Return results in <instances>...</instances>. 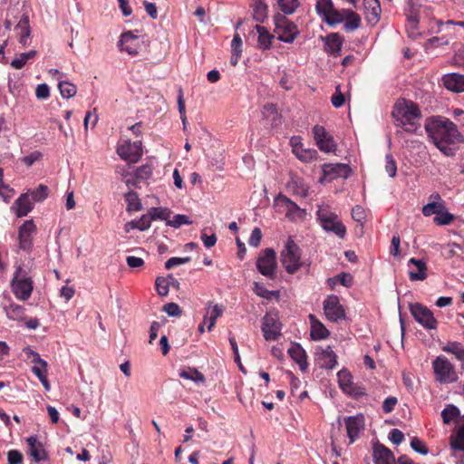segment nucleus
Here are the masks:
<instances>
[{"mask_svg": "<svg viewBox=\"0 0 464 464\" xmlns=\"http://www.w3.org/2000/svg\"><path fill=\"white\" fill-rule=\"evenodd\" d=\"M425 130L435 146L448 157H453L456 153L450 145L464 143V136L457 125L445 117L430 118L425 124Z\"/></svg>", "mask_w": 464, "mask_h": 464, "instance_id": "obj_1", "label": "nucleus"}, {"mask_svg": "<svg viewBox=\"0 0 464 464\" xmlns=\"http://www.w3.org/2000/svg\"><path fill=\"white\" fill-rule=\"evenodd\" d=\"M280 262L290 275H294L305 265V262L301 257V248L291 237H288L280 253Z\"/></svg>", "mask_w": 464, "mask_h": 464, "instance_id": "obj_2", "label": "nucleus"}, {"mask_svg": "<svg viewBox=\"0 0 464 464\" xmlns=\"http://www.w3.org/2000/svg\"><path fill=\"white\" fill-rule=\"evenodd\" d=\"M316 218L324 230L334 234L339 238H344L346 227L329 206H320L316 211Z\"/></svg>", "mask_w": 464, "mask_h": 464, "instance_id": "obj_3", "label": "nucleus"}, {"mask_svg": "<svg viewBox=\"0 0 464 464\" xmlns=\"http://www.w3.org/2000/svg\"><path fill=\"white\" fill-rule=\"evenodd\" d=\"M397 126H414L415 120L420 118V111L417 104L411 101H398L392 112Z\"/></svg>", "mask_w": 464, "mask_h": 464, "instance_id": "obj_4", "label": "nucleus"}, {"mask_svg": "<svg viewBox=\"0 0 464 464\" xmlns=\"http://www.w3.org/2000/svg\"><path fill=\"white\" fill-rule=\"evenodd\" d=\"M11 288L14 296L21 301L28 300L32 295L34 289L32 277L28 271L21 266H17L14 271L11 280Z\"/></svg>", "mask_w": 464, "mask_h": 464, "instance_id": "obj_5", "label": "nucleus"}, {"mask_svg": "<svg viewBox=\"0 0 464 464\" xmlns=\"http://www.w3.org/2000/svg\"><path fill=\"white\" fill-rule=\"evenodd\" d=\"M432 369L435 380L441 384L453 383L459 380L454 365L445 356H438L432 362Z\"/></svg>", "mask_w": 464, "mask_h": 464, "instance_id": "obj_6", "label": "nucleus"}, {"mask_svg": "<svg viewBox=\"0 0 464 464\" xmlns=\"http://www.w3.org/2000/svg\"><path fill=\"white\" fill-rule=\"evenodd\" d=\"M274 24L275 33L281 42L291 44L299 34L297 25L284 14H276L274 16Z\"/></svg>", "mask_w": 464, "mask_h": 464, "instance_id": "obj_7", "label": "nucleus"}, {"mask_svg": "<svg viewBox=\"0 0 464 464\" xmlns=\"http://www.w3.org/2000/svg\"><path fill=\"white\" fill-rule=\"evenodd\" d=\"M275 204L283 209L285 218L291 221L304 220L306 217L305 209L281 193L275 198Z\"/></svg>", "mask_w": 464, "mask_h": 464, "instance_id": "obj_8", "label": "nucleus"}, {"mask_svg": "<svg viewBox=\"0 0 464 464\" xmlns=\"http://www.w3.org/2000/svg\"><path fill=\"white\" fill-rule=\"evenodd\" d=\"M317 14L329 25H334L344 20L343 14L334 9L332 0H317L315 5Z\"/></svg>", "mask_w": 464, "mask_h": 464, "instance_id": "obj_9", "label": "nucleus"}, {"mask_svg": "<svg viewBox=\"0 0 464 464\" xmlns=\"http://www.w3.org/2000/svg\"><path fill=\"white\" fill-rule=\"evenodd\" d=\"M264 338L266 341H276L281 336L282 324L276 313L268 312L262 320L261 326Z\"/></svg>", "mask_w": 464, "mask_h": 464, "instance_id": "obj_10", "label": "nucleus"}, {"mask_svg": "<svg viewBox=\"0 0 464 464\" xmlns=\"http://www.w3.org/2000/svg\"><path fill=\"white\" fill-rule=\"evenodd\" d=\"M410 311L413 318L425 329L431 330L437 328V320L433 313L420 303L411 304Z\"/></svg>", "mask_w": 464, "mask_h": 464, "instance_id": "obj_11", "label": "nucleus"}, {"mask_svg": "<svg viewBox=\"0 0 464 464\" xmlns=\"http://www.w3.org/2000/svg\"><path fill=\"white\" fill-rule=\"evenodd\" d=\"M257 270L268 278H274L276 268V256L272 248H266L256 261Z\"/></svg>", "mask_w": 464, "mask_h": 464, "instance_id": "obj_12", "label": "nucleus"}, {"mask_svg": "<svg viewBox=\"0 0 464 464\" xmlns=\"http://www.w3.org/2000/svg\"><path fill=\"white\" fill-rule=\"evenodd\" d=\"M313 135L318 149L323 152H335L337 144L334 137L328 133L324 126L315 125L313 128Z\"/></svg>", "mask_w": 464, "mask_h": 464, "instance_id": "obj_13", "label": "nucleus"}, {"mask_svg": "<svg viewBox=\"0 0 464 464\" xmlns=\"http://www.w3.org/2000/svg\"><path fill=\"white\" fill-rule=\"evenodd\" d=\"M324 312L331 322H337L345 316L343 306L340 304L339 297L335 295H329L324 301Z\"/></svg>", "mask_w": 464, "mask_h": 464, "instance_id": "obj_14", "label": "nucleus"}, {"mask_svg": "<svg viewBox=\"0 0 464 464\" xmlns=\"http://www.w3.org/2000/svg\"><path fill=\"white\" fill-rule=\"evenodd\" d=\"M344 424L346 427L347 436L350 440V444H353L360 436V433L364 430L365 418L362 414L345 417Z\"/></svg>", "mask_w": 464, "mask_h": 464, "instance_id": "obj_15", "label": "nucleus"}, {"mask_svg": "<svg viewBox=\"0 0 464 464\" xmlns=\"http://www.w3.org/2000/svg\"><path fill=\"white\" fill-rule=\"evenodd\" d=\"M36 230V226L34 221L26 220L24 224L19 227L18 231V240H19V248L29 252L33 247V234Z\"/></svg>", "mask_w": 464, "mask_h": 464, "instance_id": "obj_16", "label": "nucleus"}, {"mask_svg": "<svg viewBox=\"0 0 464 464\" xmlns=\"http://www.w3.org/2000/svg\"><path fill=\"white\" fill-rule=\"evenodd\" d=\"M316 364L323 369L332 370L337 364V356L331 346L318 347L315 352Z\"/></svg>", "mask_w": 464, "mask_h": 464, "instance_id": "obj_17", "label": "nucleus"}, {"mask_svg": "<svg viewBox=\"0 0 464 464\" xmlns=\"http://www.w3.org/2000/svg\"><path fill=\"white\" fill-rule=\"evenodd\" d=\"M290 145L292 147L293 153L296 156V158L304 162H309L316 160L318 156V153L315 150L304 148V144L302 143V139L300 136L292 137L290 139Z\"/></svg>", "mask_w": 464, "mask_h": 464, "instance_id": "obj_18", "label": "nucleus"}, {"mask_svg": "<svg viewBox=\"0 0 464 464\" xmlns=\"http://www.w3.org/2000/svg\"><path fill=\"white\" fill-rule=\"evenodd\" d=\"M119 46L121 51H125L130 55L135 56L140 53L141 44L137 35L133 34L132 32L128 31L121 35Z\"/></svg>", "mask_w": 464, "mask_h": 464, "instance_id": "obj_19", "label": "nucleus"}, {"mask_svg": "<svg viewBox=\"0 0 464 464\" xmlns=\"http://www.w3.org/2000/svg\"><path fill=\"white\" fill-rule=\"evenodd\" d=\"M26 443L29 449V454L35 462L41 463L49 459V455L44 443L40 441L36 436L27 438Z\"/></svg>", "mask_w": 464, "mask_h": 464, "instance_id": "obj_20", "label": "nucleus"}, {"mask_svg": "<svg viewBox=\"0 0 464 464\" xmlns=\"http://www.w3.org/2000/svg\"><path fill=\"white\" fill-rule=\"evenodd\" d=\"M24 353L26 354L28 359H31L32 372L37 376L39 380L44 379L47 376V362L41 358L40 354L33 351L30 347L24 349Z\"/></svg>", "mask_w": 464, "mask_h": 464, "instance_id": "obj_21", "label": "nucleus"}, {"mask_svg": "<svg viewBox=\"0 0 464 464\" xmlns=\"http://www.w3.org/2000/svg\"><path fill=\"white\" fill-rule=\"evenodd\" d=\"M121 159L130 162H137L142 155L141 142L140 140L134 142H127L117 150Z\"/></svg>", "mask_w": 464, "mask_h": 464, "instance_id": "obj_22", "label": "nucleus"}, {"mask_svg": "<svg viewBox=\"0 0 464 464\" xmlns=\"http://www.w3.org/2000/svg\"><path fill=\"white\" fill-rule=\"evenodd\" d=\"M324 51L334 57L341 55L343 37L339 33H331L324 37Z\"/></svg>", "mask_w": 464, "mask_h": 464, "instance_id": "obj_23", "label": "nucleus"}, {"mask_svg": "<svg viewBox=\"0 0 464 464\" xmlns=\"http://www.w3.org/2000/svg\"><path fill=\"white\" fill-rule=\"evenodd\" d=\"M372 457L375 464H395V457L392 451L382 444L373 447Z\"/></svg>", "mask_w": 464, "mask_h": 464, "instance_id": "obj_24", "label": "nucleus"}, {"mask_svg": "<svg viewBox=\"0 0 464 464\" xmlns=\"http://www.w3.org/2000/svg\"><path fill=\"white\" fill-rule=\"evenodd\" d=\"M323 172L324 176H329L331 179L338 177L347 178L351 173V168L347 164L335 163V164H324Z\"/></svg>", "mask_w": 464, "mask_h": 464, "instance_id": "obj_25", "label": "nucleus"}, {"mask_svg": "<svg viewBox=\"0 0 464 464\" xmlns=\"http://www.w3.org/2000/svg\"><path fill=\"white\" fill-rule=\"evenodd\" d=\"M34 208V203L30 198V194H22L12 206L17 217H25Z\"/></svg>", "mask_w": 464, "mask_h": 464, "instance_id": "obj_26", "label": "nucleus"}, {"mask_svg": "<svg viewBox=\"0 0 464 464\" xmlns=\"http://www.w3.org/2000/svg\"><path fill=\"white\" fill-rule=\"evenodd\" d=\"M289 356L299 365L300 370L304 372L308 368L307 355L304 348L299 343H294L288 349Z\"/></svg>", "mask_w": 464, "mask_h": 464, "instance_id": "obj_27", "label": "nucleus"}, {"mask_svg": "<svg viewBox=\"0 0 464 464\" xmlns=\"http://www.w3.org/2000/svg\"><path fill=\"white\" fill-rule=\"evenodd\" d=\"M363 5L368 23L372 24H377L382 12L379 0H363Z\"/></svg>", "mask_w": 464, "mask_h": 464, "instance_id": "obj_28", "label": "nucleus"}, {"mask_svg": "<svg viewBox=\"0 0 464 464\" xmlns=\"http://www.w3.org/2000/svg\"><path fill=\"white\" fill-rule=\"evenodd\" d=\"M444 86L452 92H464V75L459 73H450L443 77Z\"/></svg>", "mask_w": 464, "mask_h": 464, "instance_id": "obj_29", "label": "nucleus"}, {"mask_svg": "<svg viewBox=\"0 0 464 464\" xmlns=\"http://www.w3.org/2000/svg\"><path fill=\"white\" fill-rule=\"evenodd\" d=\"M255 29L258 34L257 47L263 51L270 49L272 40L275 38V35L272 34L265 26L259 24H256Z\"/></svg>", "mask_w": 464, "mask_h": 464, "instance_id": "obj_30", "label": "nucleus"}, {"mask_svg": "<svg viewBox=\"0 0 464 464\" xmlns=\"http://www.w3.org/2000/svg\"><path fill=\"white\" fill-rule=\"evenodd\" d=\"M311 322V337L313 340H323L329 336L327 328L314 314L309 315Z\"/></svg>", "mask_w": 464, "mask_h": 464, "instance_id": "obj_31", "label": "nucleus"}, {"mask_svg": "<svg viewBox=\"0 0 464 464\" xmlns=\"http://www.w3.org/2000/svg\"><path fill=\"white\" fill-rule=\"evenodd\" d=\"M287 188L295 196L305 198L308 195L309 186L302 178H292L287 183Z\"/></svg>", "mask_w": 464, "mask_h": 464, "instance_id": "obj_32", "label": "nucleus"}, {"mask_svg": "<svg viewBox=\"0 0 464 464\" xmlns=\"http://www.w3.org/2000/svg\"><path fill=\"white\" fill-rule=\"evenodd\" d=\"M409 264L416 266V271H409V277L411 281H422L427 277V265L425 262L416 258H411Z\"/></svg>", "mask_w": 464, "mask_h": 464, "instance_id": "obj_33", "label": "nucleus"}, {"mask_svg": "<svg viewBox=\"0 0 464 464\" xmlns=\"http://www.w3.org/2000/svg\"><path fill=\"white\" fill-rule=\"evenodd\" d=\"M343 16L346 19L343 29L346 32H353L359 28L361 25V17L358 14L354 13L352 10H343Z\"/></svg>", "mask_w": 464, "mask_h": 464, "instance_id": "obj_34", "label": "nucleus"}, {"mask_svg": "<svg viewBox=\"0 0 464 464\" xmlns=\"http://www.w3.org/2000/svg\"><path fill=\"white\" fill-rule=\"evenodd\" d=\"M15 29L18 31V34L20 36L19 43L22 44L23 45H25L27 44V39L31 34L28 15L24 14L21 17Z\"/></svg>", "mask_w": 464, "mask_h": 464, "instance_id": "obj_35", "label": "nucleus"}, {"mask_svg": "<svg viewBox=\"0 0 464 464\" xmlns=\"http://www.w3.org/2000/svg\"><path fill=\"white\" fill-rule=\"evenodd\" d=\"M253 18L256 22L264 23L267 17V5L264 0H253Z\"/></svg>", "mask_w": 464, "mask_h": 464, "instance_id": "obj_36", "label": "nucleus"}, {"mask_svg": "<svg viewBox=\"0 0 464 464\" xmlns=\"http://www.w3.org/2000/svg\"><path fill=\"white\" fill-rule=\"evenodd\" d=\"M441 349L446 353L454 354L455 357L461 362V367L464 369V347L460 343L450 342Z\"/></svg>", "mask_w": 464, "mask_h": 464, "instance_id": "obj_37", "label": "nucleus"}, {"mask_svg": "<svg viewBox=\"0 0 464 464\" xmlns=\"http://www.w3.org/2000/svg\"><path fill=\"white\" fill-rule=\"evenodd\" d=\"M127 202V211H139L142 208L138 194L134 191H129L125 194Z\"/></svg>", "mask_w": 464, "mask_h": 464, "instance_id": "obj_38", "label": "nucleus"}, {"mask_svg": "<svg viewBox=\"0 0 464 464\" xmlns=\"http://www.w3.org/2000/svg\"><path fill=\"white\" fill-rule=\"evenodd\" d=\"M223 314V307L215 304L211 310H208L207 312V314L205 315V321L208 322V330L210 331L216 324V321L218 317H220Z\"/></svg>", "mask_w": 464, "mask_h": 464, "instance_id": "obj_39", "label": "nucleus"}, {"mask_svg": "<svg viewBox=\"0 0 464 464\" xmlns=\"http://www.w3.org/2000/svg\"><path fill=\"white\" fill-rule=\"evenodd\" d=\"M445 209V203L443 200L440 202L438 201H430L427 205L422 208V214L425 217H430L433 214H440L442 210Z\"/></svg>", "mask_w": 464, "mask_h": 464, "instance_id": "obj_40", "label": "nucleus"}, {"mask_svg": "<svg viewBox=\"0 0 464 464\" xmlns=\"http://www.w3.org/2000/svg\"><path fill=\"white\" fill-rule=\"evenodd\" d=\"M459 410L453 404H449L441 411V418L445 424H450L459 416Z\"/></svg>", "mask_w": 464, "mask_h": 464, "instance_id": "obj_41", "label": "nucleus"}, {"mask_svg": "<svg viewBox=\"0 0 464 464\" xmlns=\"http://www.w3.org/2000/svg\"><path fill=\"white\" fill-rule=\"evenodd\" d=\"M36 55L35 51H30L28 53H22L17 57H15L12 63L11 66L14 69H22L28 60L34 59Z\"/></svg>", "mask_w": 464, "mask_h": 464, "instance_id": "obj_42", "label": "nucleus"}, {"mask_svg": "<svg viewBox=\"0 0 464 464\" xmlns=\"http://www.w3.org/2000/svg\"><path fill=\"white\" fill-rule=\"evenodd\" d=\"M277 3L284 15L294 14L300 5L298 0H278Z\"/></svg>", "mask_w": 464, "mask_h": 464, "instance_id": "obj_43", "label": "nucleus"}, {"mask_svg": "<svg viewBox=\"0 0 464 464\" xmlns=\"http://www.w3.org/2000/svg\"><path fill=\"white\" fill-rule=\"evenodd\" d=\"M58 88L60 90L61 95L63 98H71L73 97L77 92V88L72 82L66 81H61L58 84Z\"/></svg>", "mask_w": 464, "mask_h": 464, "instance_id": "obj_44", "label": "nucleus"}, {"mask_svg": "<svg viewBox=\"0 0 464 464\" xmlns=\"http://www.w3.org/2000/svg\"><path fill=\"white\" fill-rule=\"evenodd\" d=\"M151 221H152L151 217L150 215V212H148L147 214L143 215L139 219L131 221L130 224L133 228H137L140 231H144V230H147L148 228H150Z\"/></svg>", "mask_w": 464, "mask_h": 464, "instance_id": "obj_45", "label": "nucleus"}, {"mask_svg": "<svg viewBox=\"0 0 464 464\" xmlns=\"http://www.w3.org/2000/svg\"><path fill=\"white\" fill-rule=\"evenodd\" d=\"M179 377H181L183 379H187V380H192L197 382H205L204 375L196 369H189L188 371H181L179 372Z\"/></svg>", "mask_w": 464, "mask_h": 464, "instance_id": "obj_46", "label": "nucleus"}, {"mask_svg": "<svg viewBox=\"0 0 464 464\" xmlns=\"http://www.w3.org/2000/svg\"><path fill=\"white\" fill-rule=\"evenodd\" d=\"M451 447L454 450H464V424L459 427L454 438H451Z\"/></svg>", "mask_w": 464, "mask_h": 464, "instance_id": "obj_47", "label": "nucleus"}, {"mask_svg": "<svg viewBox=\"0 0 464 464\" xmlns=\"http://www.w3.org/2000/svg\"><path fill=\"white\" fill-rule=\"evenodd\" d=\"M454 216L448 212L446 208L433 218V222L438 226L450 225L453 222Z\"/></svg>", "mask_w": 464, "mask_h": 464, "instance_id": "obj_48", "label": "nucleus"}, {"mask_svg": "<svg viewBox=\"0 0 464 464\" xmlns=\"http://www.w3.org/2000/svg\"><path fill=\"white\" fill-rule=\"evenodd\" d=\"M48 187L41 184L31 192L30 196L34 201H43L48 197Z\"/></svg>", "mask_w": 464, "mask_h": 464, "instance_id": "obj_49", "label": "nucleus"}, {"mask_svg": "<svg viewBox=\"0 0 464 464\" xmlns=\"http://www.w3.org/2000/svg\"><path fill=\"white\" fill-rule=\"evenodd\" d=\"M157 293L161 296H166L169 291V279L165 277H158L155 282Z\"/></svg>", "mask_w": 464, "mask_h": 464, "instance_id": "obj_50", "label": "nucleus"}, {"mask_svg": "<svg viewBox=\"0 0 464 464\" xmlns=\"http://www.w3.org/2000/svg\"><path fill=\"white\" fill-rule=\"evenodd\" d=\"M167 224L172 227H179L182 225H190L192 221L186 215H175L171 220H168Z\"/></svg>", "mask_w": 464, "mask_h": 464, "instance_id": "obj_51", "label": "nucleus"}, {"mask_svg": "<svg viewBox=\"0 0 464 464\" xmlns=\"http://www.w3.org/2000/svg\"><path fill=\"white\" fill-rule=\"evenodd\" d=\"M385 170L391 178H394L397 173V164L392 154L385 157Z\"/></svg>", "mask_w": 464, "mask_h": 464, "instance_id": "obj_52", "label": "nucleus"}, {"mask_svg": "<svg viewBox=\"0 0 464 464\" xmlns=\"http://www.w3.org/2000/svg\"><path fill=\"white\" fill-rule=\"evenodd\" d=\"M339 384L341 388L346 392L352 387L353 382H351V375L346 371H340L338 372Z\"/></svg>", "mask_w": 464, "mask_h": 464, "instance_id": "obj_53", "label": "nucleus"}, {"mask_svg": "<svg viewBox=\"0 0 464 464\" xmlns=\"http://www.w3.org/2000/svg\"><path fill=\"white\" fill-rule=\"evenodd\" d=\"M134 174L137 176V179H140L141 181L147 180L152 175V168L148 164L142 165L136 169Z\"/></svg>", "mask_w": 464, "mask_h": 464, "instance_id": "obj_54", "label": "nucleus"}, {"mask_svg": "<svg viewBox=\"0 0 464 464\" xmlns=\"http://www.w3.org/2000/svg\"><path fill=\"white\" fill-rule=\"evenodd\" d=\"M352 218L354 221L362 224L366 220V213L364 208L356 205L352 208Z\"/></svg>", "mask_w": 464, "mask_h": 464, "instance_id": "obj_55", "label": "nucleus"}, {"mask_svg": "<svg viewBox=\"0 0 464 464\" xmlns=\"http://www.w3.org/2000/svg\"><path fill=\"white\" fill-rule=\"evenodd\" d=\"M23 454L17 450H10L7 452V464H23Z\"/></svg>", "mask_w": 464, "mask_h": 464, "instance_id": "obj_56", "label": "nucleus"}, {"mask_svg": "<svg viewBox=\"0 0 464 464\" xmlns=\"http://www.w3.org/2000/svg\"><path fill=\"white\" fill-rule=\"evenodd\" d=\"M191 258L189 256L186 257H170L168 259L165 263V268L166 269H171L177 266H180L183 264H187L190 262Z\"/></svg>", "mask_w": 464, "mask_h": 464, "instance_id": "obj_57", "label": "nucleus"}, {"mask_svg": "<svg viewBox=\"0 0 464 464\" xmlns=\"http://www.w3.org/2000/svg\"><path fill=\"white\" fill-rule=\"evenodd\" d=\"M149 212L152 220H167L168 217L169 216V213H168L166 209L160 208H150Z\"/></svg>", "mask_w": 464, "mask_h": 464, "instance_id": "obj_58", "label": "nucleus"}, {"mask_svg": "<svg viewBox=\"0 0 464 464\" xmlns=\"http://www.w3.org/2000/svg\"><path fill=\"white\" fill-rule=\"evenodd\" d=\"M254 292L264 298L270 299L272 295H275L273 291L267 290L263 284L261 283H255Z\"/></svg>", "mask_w": 464, "mask_h": 464, "instance_id": "obj_59", "label": "nucleus"}, {"mask_svg": "<svg viewBox=\"0 0 464 464\" xmlns=\"http://www.w3.org/2000/svg\"><path fill=\"white\" fill-rule=\"evenodd\" d=\"M411 447L417 452L426 455L428 453L427 446L417 437H414L411 441Z\"/></svg>", "mask_w": 464, "mask_h": 464, "instance_id": "obj_60", "label": "nucleus"}, {"mask_svg": "<svg viewBox=\"0 0 464 464\" xmlns=\"http://www.w3.org/2000/svg\"><path fill=\"white\" fill-rule=\"evenodd\" d=\"M163 311L169 316H179L182 313L180 307L176 303H168L163 306Z\"/></svg>", "mask_w": 464, "mask_h": 464, "instance_id": "obj_61", "label": "nucleus"}, {"mask_svg": "<svg viewBox=\"0 0 464 464\" xmlns=\"http://www.w3.org/2000/svg\"><path fill=\"white\" fill-rule=\"evenodd\" d=\"M331 102L335 108H340L343 105L345 99L344 95L342 93L340 90V86L336 87L335 93L332 96Z\"/></svg>", "mask_w": 464, "mask_h": 464, "instance_id": "obj_62", "label": "nucleus"}, {"mask_svg": "<svg viewBox=\"0 0 464 464\" xmlns=\"http://www.w3.org/2000/svg\"><path fill=\"white\" fill-rule=\"evenodd\" d=\"M397 403H398V400L396 397H394V396L387 397L382 403L383 412L384 413L392 412L394 410Z\"/></svg>", "mask_w": 464, "mask_h": 464, "instance_id": "obj_63", "label": "nucleus"}, {"mask_svg": "<svg viewBox=\"0 0 464 464\" xmlns=\"http://www.w3.org/2000/svg\"><path fill=\"white\" fill-rule=\"evenodd\" d=\"M262 239V232L259 227H255L252 230L251 236L248 239V244L252 246H258Z\"/></svg>", "mask_w": 464, "mask_h": 464, "instance_id": "obj_64", "label": "nucleus"}]
</instances>
